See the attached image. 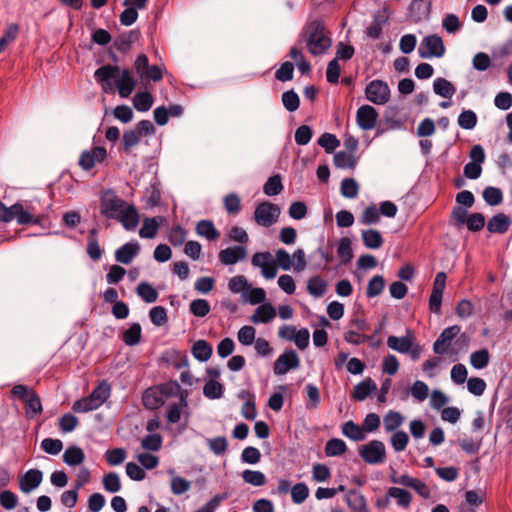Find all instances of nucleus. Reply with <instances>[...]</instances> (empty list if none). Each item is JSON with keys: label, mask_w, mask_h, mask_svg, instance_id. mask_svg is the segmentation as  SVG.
<instances>
[{"label": "nucleus", "mask_w": 512, "mask_h": 512, "mask_svg": "<svg viewBox=\"0 0 512 512\" xmlns=\"http://www.w3.org/2000/svg\"><path fill=\"white\" fill-rule=\"evenodd\" d=\"M300 37L313 56L326 53L332 45L329 32L326 31L324 22L319 19L308 22L304 26Z\"/></svg>", "instance_id": "f257e3e1"}, {"label": "nucleus", "mask_w": 512, "mask_h": 512, "mask_svg": "<svg viewBox=\"0 0 512 512\" xmlns=\"http://www.w3.org/2000/svg\"><path fill=\"white\" fill-rule=\"evenodd\" d=\"M16 220L21 225L41 223L40 217L34 214V208H24L23 204L17 202L10 207L0 202V222L8 223Z\"/></svg>", "instance_id": "f03ea898"}, {"label": "nucleus", "mask_w": 512, "mask_h": 512, "mask_svg": "<svg viewBox=\"0 0 512 512\" xmlns=\"http://www.w3.org/2000/svg\"><path fill=\"white\" fill-rule=\"evenodd\" d=\"M358 453L363 461L370 465L382 464L386 460V448L380 440H371L360 446Z\"/></svg>", "instance_id": "7ed1b4c3"}, {"label": "nucleus", "mask_w": 512, "mask_h": 512, "mask_svg": "<svg viewBox=\"0 0 512 512\" xmlns=\"http://www.w3.org/2000/svg\"><path fill=\"white\" fill-rule=\"evenodd\" d=\"M126 205L127 202L117 196L113 190H107L101 195L100 211L108 219L115 220Z\"/></svg>", "instance_id": "20e7f679"}, {"label": "nucleus", "mask_w": 512, "mask_h": 512, "mask_svg": "<svg viewBox=\"0 0 512 512\" xmlns=\"http://www.w3.org/2000/svg\"><path fill=\"white\" fill-rule=\"evenodd\" d=\"M446 51L443 40L436 34L424 37L419 45L418 54L423 59L441 58Z\"/></svg>", "instance_id": "39448f33"}, {"label": "nucleus", "mask_w": 512, "mask_h": 512, "mask_svg": "<svg viewBox=\"0 0 512 512\" xmlns=\"http://www.w3.org/2000/svg\"><path fill=\"white\" fill-rule=\"evenodd\" d=\"M280 212L278 205L264 201L255 208L254 220L260 226L270 227L277 222Z\"/></svg>", "instance_id": "423d86ee"}, {"label": "nucleus", "mask_w": 512, "mask_h": 512, "mask_svg": "<svg viewBox=\"0 0 512 512\" xmlns=\"http://www.w3.org/2000/svg\"><path fill=\"white\" fill-rule=\"evenodd\" d=\"M365 96L367 100L376 105H384L390 99V89L386 82L375 79L367 84Z\"/></svg>", "instance_id": "0eeeda50"}, {"label": "nucleus", "mask_w": 512, "mask_h": 512, "mask_svg": "<svg viewBox=\"0 0 512 512\" xmlns=\"http://www.w3.org/2000/svg\"><path fill=\"white\" fill-rule=\"evenodd\" d=\"M251 263L253 266L261 268V273L266 279H273L277 274V263L268 251L255 253Z\"/></svg>", "instance_id": "6e6552de"}, {"label": "nucleus", "mask_w": 512, "mask_h": 512, "mask_svg": "<svg viewBox=\"0 0 512 512\" xmlns=\"http://www.w3.org/2000/svg\"><path fill=\"white\" fill-rule=\"evenodd\" d=\"M299 365L300 359L296 351L285 350L274 362L273 372L278 376L284 375L291 369H297Z\"/></svg>", "instance_id": "1a4fd4ad"}, {"label": "nucleus", "mask_w": 512, "mask_h": 512, "mask_svg": "<svg viewBox=\"0 0 512 512\" xmlns=\"http://www.w3.org/2000/svg\"><path fill=\"white\" fill-rule=\"evenodd\" d=\"M461 327L459 325H452L445 328L433 344V351L435 354L443 355L448 352L452 340L460 333Z\"/></svg>", "instance_id": "9d476101"}, {"label": "nucleus", "mask_w": 512, "mask_h": 512, "mask_svg": "<svg viewBox=\"0 0 512 512\" xmlns=\"http://www.w3.org/2000/svg\"><path fill=\"white\" fill-rule=\"evenodd\" d=\"M118 72L119 68L117 66L105 65L95 71L94 78L100 83L105 93H113L114 86L112 80L116 77Z\"/></svg>", "instance_id": "9b49d317"}, {"label": "nucleus", "mask_w": 512, "mask_h": 512, "mask_svg": "<svg viewBox=\"0 0 512 512\" xmlns=\"http://www.w3.org/2000/svg\"><path fill=\"white\" fill-rule=\"evenodd\" d=\"M378 116L379 114L373 106L362 105L356 112L357 125L362 130H372L377 123Z\"/></svg>", "instance_id": "f8f14e48"}, {"label": "nucleus", "mask_w": 512, "mask_h": 512, "mask_svg": "<svg viewBox=\"0 0 512 512\" xmlns=\"http://www.w3.org/2000/svg\"><path fill=\"white\" fill-rule=\"evenodd\" d=\"M127 231H133L137 228L140 221V214L133 204H128L123 208L115 219Z\"/></svg>", "instance_id": "ddd939ff"}, {"label": "nucleus", "mask_w": 512, "mask_h": 512, "mask_svg": "<svg viewBox=\"0 0 512 512\" xmlns=\"http://www.w3.org/2000/svg\"><path fill=\"white\" fill-rule=\"evenodd\" d=\"M42 480V471L38 469H30L19 480L20 490L23 493H30L41 484Z\"/></svg>", "instance_id": "4468645a"}, {"label": "nucleus", "mask_w": 512, "mask_h": 512, "mask_svg": "<svg viewBox=\"0 0 512 512\" xmlns=\"http://www.w3.org/2000/svg\"><path fill=\"white\" fill-rule=\"evenodd\" d=\"M347 506L352 512H369L365 496L355 489H350L345 495Z\"/></svg>", "instance_id": "2eb2a0df"}, {"label": "nucleus", "mask_w": 512, "mask_h": 512, "mask_svg": "<svg viewBox=\"0 0 512 512\" xmlns=\"http://www.w3.org/2000/svg\"><path fill=\"white\" fill-rule=\"evenodd\" d=\"M142 402L145 408L149 410H156L164 405L165 400L161 394V390L158 386L147 388L142 396Z\"/></svg>", "instance_id": "dca6fc26"}, {"label": "nucleus", "mask_w": 512, "mask_h": 512, "mask_svg": "<svg viewBox=\"0 0 512 512\" xmlns=\"http://www.w3.org/2000/svg\"><path fill=\"white\" fill-rule=\"evenodd\" d=\"M413 341L414 335L411 333V331L408 330L407 335L402 337L389 336L387 339V345L392 350L406 354L412 348Z\"/></svg>", "instance_id": "f3484780"}, {"label": "nucleus", "mask_w": 512, "mask_h": 512, "mask_svg": "<svg viewBox=\"0 0 512 512\" xmlns=\"http://www.w3.org/2000/svg\"><path fill=\"white\" fill-rule=\"evenodd\" d=\"M245 257L246 248L243 246L229 247L219 252V260L224 265H234Z\"/></svg>", "instance_id": "a211bd4d"}, {"label": "nucleus", "mask_w": 512, "mask_h": 512, "mask_svg": "<svg viewBox=\"0 0 512 512\" xmlns=\"http://www.w3.org/2000/svg\"><path fill=\"white\" fill-rule=\"evenodd\" d=\"M140 246L137 242H128L115 251V259L122 264H129L138 254Z\"/></svg>", "instance_id": "6ab92c4d"}, {"label": "nucleus", "mask_w": 512, "mask_h": 512, "mask_svg": "<svg viewBox=\"0 0 512 512\" xmlns=\"http://www.w3.org/2000/svg\"><path fill=\"white\" fill-rule=\"evenodd\" d=\"M121 98H128L135 88V80L128 69H124L121 76L115 81Z\"/></svg>", "instance_id": "aec40b11"}, {"label": "nucleus", "mask_w": 512, "mask_h": 512, "mask_svg": "<svg viewBox=\"0 0 512 512\" xmlns=\"http://www.w3.org/2000/svg\"><path fill=\"white\" fill-rule=\"evenodd\" d=\"M409 394H411L413 398L418 402H423L424 400H426L429 394L428 385L421 380H416L413 383L410 390L407 388H403L402 395L400 398L405 401L408 399Z\"/></svg>", "instance_id": "412c9836"}, {"label": "nucleus", "mask_w": 512, "mask_h": 512, "mask_svg": "<svg viewBox=\"0 0 512 512\" xmlns=\"http://www.w3.org/2000/svg\"><path fill=\"white\" fill-rule=\"evenodd\" d=\"M512 221L504 213L494 215L487 223V230L491 233L504 234L508 231Z\"/></svg>", "instance_id": "4be33fe9"}, {"label": "nucleus", "mask_w": 512, "mask_h": 512, "mask_svg": "<svg viewBox=\"0 0 512 512\" xmlns=\"http://www.w3.org/2000/svg\"><path fill=\"white\" fill-rule=\"evenodd\" d=\"M163 221L164 218L161 216L144 218L139 236L143 239H153L157 235L159 224Z\"/></svg>", "instance_id": "5701e85b"}, {"label": "nucleus", "mask_w": 512, "mask_h": 512, "mask_svg": "<svg viewBox=\"0 0 512 512\" xmlns=\"http://www.w3.org/2000/svg\"><path fill=\"white\" fill-rule=\"evenodd\" d=\"M276 316V310L271 303L261 304L251 316L250 320L254 324L268 323Z\"/></svg>", "instance_id": "b1692460"}, {"label": "nucleus", "mask_w": 512, "mask_h": 512, "mask_svg": "<svg viewBox=\"0 0 512 512\" xmlns=\"http://www.w3.org/2000/svg\"><path fill=\"white\" fill-rule=\"evenodd\" d=\"M187 406V393H181L179 402L168 406L166 413L167 421L172 424L178 423L181 419L183 409L187 408Z\"/></svg>", "instance_id": "393cba45"}, {"label": "nucleus", "mask_w": 512, "mask_h": 512, "mask_svg": "<svg viewBox=\"0 0 512 512\" xmlns=\"http://www.w3.org/2000/svg\"><path fill=\"white\" fill-rule=\"evenodd\" d=\"M191 352L195 359L200 362H206L212 356L213 347L206 340L200 339L194 342Z\"/></svg>", "instance_id": "a878e982"}, {"label": "nucleus", "mask_w": 512, "mask_h": 512, "mask_svg": "<svg viewBox=\"0 0 512 512\" xmlns=\"http://www.w3.org/2000/svg\"><path fill=\"white\" fill-rule=\"evenodd\" d=\"M342 434L352 441H363L366 439V434L362 426L354 423L352 420L346 421L341 427Z\"/></svg>", "instance_id": "bb28decb"}, {"label": "nucleus", "mask_w": 512, "mask_h": 512, "mask_svg": "<svg viewBox=\"0 0 512 512\" xmlns=\"http://www.w3.org/2000/svg\"><path fill=\"white\" fill-rule=\"evenodd\" d=\"M196 233L209 241H216L220 237V232L211 220L199 221L196 224Z\"/></svg>", "instance_id": "cd10ccee"}, {"label": "nucleus", "mask_w": 512, "mask_h": 512, "mask_svg": "<svg viewBox=\"0 0 512 512\" xmlns=\"http://www.w3.org/2000/svg\"><path fill=\"white\" fill-rule=\"evenodd\" d=\"M63 462L69 466H77L84 462L85 454L82 448L76 445L69 446L63 454Z\"/></svg>", "instance_id": "c85d7f7f"}, {"label": "nucleus", "mask_w": 512, "mask_h": 512, "mask_svg": "<svg viewBox=\"0 0 512 512\" xmlns=\"http://www.w3.org/2000/svg\"><path fill=\"white\" fill-rule=\"evenodd\" d=\"M387 497L396 499L398 506L408 509L412 502V494L399 487H390L387 490Z\"/></svg>", "instance_id": "c756f323"}, {"label": "nucleus", "mask_w": 512, "mask_h": 512, "mask_svg": "<svg viewBox=\"0 0 512 512\" xmlns=\"http://www.w3.org/2000/svg\"><path fill=\"white\" fill-rule=\"evenodd\" d=\"M361 236L363 244L369 249H379L384 243L381 233L375 229L363 230Z\"/></svg>", "instance_id": "7c9ffc66"}, {"label": "nucleus", "mask_w": 512, "mask_h": 512, "mask_svg": "<svg viewBox=\"0 0 512 512\" xmlns=\"http://www.w3.org/2000/svg\"><path fill=\"white\" fill-rule=\"evenodd\" d=\"M376 389V383L371 378H366L354 387L353 397L358 401H364Z\"/></svg>", "instance_id": "2f4dec72"}, {"label": "nucleus", "mask_w": 512, "mask_h": 512, "mask_svg": "<svg viewBox=\"0 0 512 512\" xmlns=\"http://www.w3.org/2000/svg\"><path fill=\"white\" fill-rule=\"evenodd\" d=\"M433 90L435 94L448 99L452 98L456 92L454 85L450 81L441 77L434 80Z\"/></svg>", "instance_id": "473e14b6"}, {"label": "nucleus", "mask_w": 512, "mask_h": 512, "mask_svg": "<svg viewBox=\"0 0 512 512\" xmlns=\"http://www.w3.org/2000/svg\"><path fill=\"white\" fill-rule=\"evenodd\" d=\"M137 295L146 303H154L158 299L157 290L148 282H140L136 287Z\"/></svg>", "instance_id": "72a5a7b5"}, {"label": "nucleus", "mask_w": 512, "mask_h": 512, "mask_svg": "<svg viewBox=\"0 0 512 512\" xmlns=\"http://www.w3.org/2000/svg\"><path fill=\"white\" fill-rule=\"evenodd\" d=\"M139 31L131 30L127 33L120 35L114 42V46L121 52H127L131 45L139 38Z\"/></svg>", "instance_id": "f704fd0d"}, {"label": "nucleus", "mask_w": 512, "mask_h": 512, "mask_svg": "<svg viewBox=\"0 0 512 512\" xmlns=\"http://www.w3.org/2000/svg\"><path fill=\"white\" fill-rule=\"evenodd\" d=\"M404 417L400 412L390 410L383 418L384 429L386 432L398 431L397 429L403 424Z\"/></svg>", "instance_id": "c9c22d12"}, {"label": "nucleus", "mask_w": 512, "mask_h": 512, "mask_svg": "<svg viewBox=\"0 0 512 512\" xmlns=\"http://www.w3.org/2000/svg\"><path fill=\"white\" fill-rule=\"evenodd\" d=\"M307 290L316 298L322 297L327 290V282L320 276L311 277L307 283Z\"/></svg>", "instance_id": "e433bc0d"}, {"label": "nucleus", "mask_w": 512, "mask_h": 512, "mask_svg": "<svg viewBox=\"0 0 512 512\" xmlns=\"http://www.w3.org/2000/svg\"><path fill=\"white\" fill-rule=\"evenodd\" d=\"M347 451L346 443L339 438H332L326 442L325 454L328 457L341 456Z\"/></svg>", "instance_id": "4c0bfd02"}, {"label": "nucleus", "mask_w": 512, "mask_h": 512, "mask_svg": "<svg viewBox=\"0 0 512 512\" xmlns=\"http://www.w3.org/2000/svg\"><path fill=\"white\" fill-rule=\"evenodd\" d=\"M242 297L245 302H249L252 305L264 304L266 292L263 288H254L249 284L247 291H244Z\"/></svg>", "instance_id": "58836bf2"}, {"label": "nucleus", "mask_w": 512, "mask_h": 512, "mask_svg": "<svg viewBox=\"0 0 512 512\" xmlns=\"http://www.w3.org/2000/svg\"><path fill=\"white\" fill-rule=\"evenodd\" d=\"M337 254L342 264H347L352 260L354 255L349 238L343 237L338 241Z\"/></svg>", "instance_id": "ea45409f"}, {"label": "nucleus", "mask_w": 512, "mask_h": 512, "mask_svg": "<svg viewBox=\"0 0 512 512\" xmlns=\"http://www.w3.org/2000/svg\"><path fill=\"white\" fill-rule=\"evenodd\" d=\"M153 105V97L149 92H139L133 97V106L137 111L146 112Z\"/></svg>", "instance_id": "a19ab883"}, {"label": "nucleus", "mask_w": 512, "mask_h": 512, "mask_svg": "<svg viewBox=\"0 0 512 512\" xmlns=\"http://www.w3.org/2000/svg\"><path fill=\"white\" fill-rule=\"evenodd\" d=\"M141 326L139 323H133L130 327L123 333V341L128 346H135L141 340Z\"/></svg>", "instance_id": "79ce46f5"}, {"label": "nucleus", "mask_w": 512, "mask_h": 512, "mask_svg": "<svg viewBox=\"0 0 512 512\" xmlns=\"http://www.w3.org/2000/svg\"><path fill=\"white\" fill-rule=\"evenodd\" d=\"M385 288V280L381 275L373 276L367 285L366 295L369 298L379 296Z\"/></svg>", "instance_id": "37998d69"}, {"label": "nucleus", "mask_w": 512, "mask_h": 512, "mask_svg": "<svg viewBox=\"0 0 512 512\" xmlns=\"http://www.w3.org/2000/svg\"><path fill=\"white\" fill-rule=\"evenodd\" d=\"M96 235L97 231L92 229L90 231L89 242L87 244V254L93 261L100 260L103 254V250L100 248Z\"/></svg>", "instance_id": "c03bdc74"}, {"label": "nucleus", "mask_w": 512, "mask_h": 512, "mask_svg": "<svg viewBox=\"0 0 512 512\" xmlns=\"http://www.w3.org/2000/svg\"><path fill=\"white\" fill-rule=\"evenodd\" d=\"M341 195L345 198H356L359 193V185L353 178H344L341 181Z\"/></svg>", "instance_id": "a18cd8bd"}, {"label": "nucleus", "mask_w": 512, "mask_h": 512, "mask_svg": "<svg viewBox=\"0 0 512 512\" xmlns=\"http://www.w3.org/2000/svg\"><path fill=\"white\" fill-rule=\"evenodd\" d=\"M477 115L473 110H463L458 116V125L465 130H472L477 125Z\"/></svg>", "instance_id": "49530a36"}, {"label": "nucleus", "mask_w": 512, "mask_h": 512, "mask_svg": "<svg viewBox=\"0 0 512 512\" xmlns=\"http://www.w3.org/2000/svg\"><path fill=\"white\" fill-rule=\"evenodd\" d=\"M100 406L89 395L85 398L75 401L72 405V410L76 413H86L98 409Z\"/></svg>", "instance_id": "de8ad7c7"}, {"label": "nucleus", "mask_w": 512, "mask_h": 512, "mask_svg": "<svg viewBox=\"0 0 512 512\" xmlns=\"http://www.w3.org/2000/svg\"><path fill=\"white\" fill-rule=\"evenodd\" d=\"M490 355L487 349H481L470 355V363L475 369H483L488 366Z\"/></svg>", "instance_id": "09e8293b"}, {"label": "nucleus", "mask_w": 512, "mask_h": 512, "mask_svg": "<svg viewBox=\"0 0 512 512\" xmlns=\"http://www.w3.org/2000/svg\"><path fill=\"white\" fill-rule=\"evenodd\" d=\"M333 161L334 165L341 169H350L356 164L354 156L344 151H338L335 153Z\"/></svg>", "instance_id": "8fccbe9b"}, {"label": "nucleus", "mask_w": 512, "mask_h": 512, "mask_svg": "<svg viewBox=\"0 0 512 512\" xmlns=\"http://www.w3.org/2000/svg\"><path fill=\"white\" fill-rule=\"evenodd\" d=\"M242 478L245 483L253 486H263L266 483L265 474L258 470L246 469L242 472Z\"/></svg>", "instance_id": "3c124183"}, {"label": "nucleus", "mask_w": 512, "mask_h": 512, "mask_svg": "<svg viewBox=\"0 0 512 512\" xmlns=\"http://www.w3.org/2000/svg\"><path fill=\"white\" fill-rule=\"evenodd\" d=\"M103 488L109 493H116L121 489V480L116 472H109L102 479Z\"/></svg>", "instance_id": "603ef678"}, {"label": "nucleus", "mask_w": 512, "mask_h": 512, "mask_svg": "<svg viewBox=\"0 0 512 512\" xmlns=\"http://www.w3.org/2000/svg\"><path fill=\"white\" fill-rule=\"evenodd\" d=\"M18 34V24L11 23L7 26L3 36L0 38V53H2L6 47L17 38Z\"/></svg>", "instance_id": "864d4df0"}, {"label": "nucleus", "mask_w": 512, "mask_h": 512, "mask_svg": "<svg viewBox=\"0 0 512 512\" xmlns=\"http://www.w3.org/2000/svg\"><path fill=\"white\" fill-rule=\"evenodd\" d=\"M287 390V385H280L277 387V391L274 392L268 400V406L271 410L278 412L282 409L284 404L283 393Z\"/></svg>", "instance_id": "5fc2aeb1"}, {"label": "nucleus", "mask_w": 512, "mask_h": 512, "mask_svg": "<svg viewBox=\"0 0 512 512\" xmlns=\"http://www.w3.org/2000/svg\"><path fill=\"white\" fill-rule=\"evenodd\" d=\"M110 385L103 381L89 394L101 406L110 397Z\"/></svg>", "instance_id": "6e6d98bb"}, {"label": "nucleus", "mask_w": 512, "mask_h": 512, "mask_svg": "<svg viewBox=\"0 0 512 512\" xmlns=\"http://www.w3.org/2000/svg\"><path fill=\"white\" fill-rule=\"evenodd\" d=\"M390 443L395 452H402L406 449L409 443V436L403 430L394 431L390 438Z\"/></svg>", "instance_id": "4d7b16f0"}, {"label": "nucleus", "mask_w": 512, "mask_h": 512, "mask_svg": "<svg viewBox=\"0 0 512 512\" xmlns=\"http://www.w3.org/2000/svg\"><path fill=\"white\" fill-rule=\"evenodd\" d=\"M283 190L280 175H274L268 178L264 184L263 191L267 196H276Z\"/></svg>", "instance_id": "13d9d810"}, {"label": "nucleus", "mask_w": 512, "mask_h": 512, "mask_svg": "<svg viewBox=\"0 0 512 512\" xmlns=\"http://www.w3.org/2000/svg\"><path fill=\"white\" fill-rule=\"evenodd\" d=\"M162 436L157 433H150L146 435L142 441L141 446L148 451L156 452L162 447Z\"/></svg>", "instance_id": "bf43d9fd"}, {"label": "nucleus", "mask_w": 512, "mask_h": 512, "mask_svg": "<svg viewBox=\"0 0 512 512\" xmlns=\"http://www.w3.org/2000/svg\"><path fill=\"white\" fill-rule=\"evenodd\" d=\"M380 221V212L375 205L366 207L359 219V222L363 225H373Z\"/></svg>", "instance_id": "052dcab7"}, {"label": "nucleus", "mask_w": 512, "mask_h": 512, "mask_svg": "<svg viewBox=\"0 0 512 512\" xmlns=\"http://www.w3.org/2000/svg\"><path fill=\"white\" fill-rule=\"evenodd\" d=\"M203 394L209 399H219L223 396V386L216 380H209L203 388Z\"/></svg>", "instance_id": "680f3d73"}, {"label": "nucleus", "mask_w": 512, "mask_h": 512, "mask_svg": "<svg viewBox=\"0 0 512 512\" xmlns=\"http://www.w3.org/2000/svg\"><path fill=\"white\" fill-rule=\"evenodd\" d=\"M26 402V415L28 417H33L42 412V404L40 397L36 392H32L30 396L25 400Z\"/></svg>", "instance_id": "e2e57ef3"}, {"label": "nucleus", "mask_w": 512, "mask_h": 512, "mask_svg": "<svg viewBox=\"0 0 512 512\" xmlns=\"http://www.w3.org/2000/svg\"><path fill=\"white\" fill-rule=\"evenodd\" d=\"M140 142V135L136 132V130H128L125 131L122 136V150L129 154L131 149L138 145Z\"/></svg>", "instance_id": "0e129e2a"}, {"label": "nucleus", "mask_w": 512, "mask_h": 512, "mask_svg": "<svg viewBox=\"0 0 512 512\" xmlns=\"http://www.w3.org/2000/svg\"><path fill=\"white\" fill-rule=\"evenodd\" d=\"M483 199L490 206L499 205L503 200L501 189L496 187H486L483 191Z\"/></svg>", "instance_id": "69168bd1"}, {"label": "nucleus", "mask_w": 512, "mask_h": 512, "mask_svg": "<svg viewBox=\"0 0 512 512\" xmlns=\"http://www.w3.org/2000/svg\"><path fill=\"white\" fill-rule=\"evenodd\" d=\"M189 310L196 317H205L210 312V304L205 299H195L191 301Z\"/></svg>", "instance_id": "338daca9"}, {"label": "nucleus", "mask_w": 512, "mask_h": 512, "mask_svg": "<svg viewBox=\"0 0 512 512\" xmlns=\"http://www.w3.org/2000/svg\"><path fill=\"white\" fill-rule=\"evenodd\" d=\"M318 144L324 148L325 152L330 154L340 145V141L334 134L324 133L318 139Z\"/></svg>", "instance_id": "774afa93"}]
</instances>
